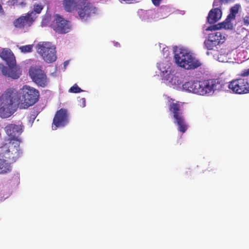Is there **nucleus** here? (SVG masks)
<instances>
[{
	"label": "nucleus",
	"mask_w": 249,
	"mask_h": 249,
	"mask_svg": "<svg viewBox=\"0 0 249 249\" xmlns=\"http://www.w3.org/2000/svg\"><path fill=\"white\" fill-rule=\"evenodd\" d=\"M23 127L22 124H10L4 128L6 133L10 138L7 142L0 148V154L12 162H15L22 153L19 149L20 141L18 137L23 132Z\"/></svg>",
	"instance_id": "f257e3e1"
},
{
	"label": "nucleus",
	"mask_w": 249,
	"mask_h": 249,
	"mask_svg": "<svg viewBox=\"0 0 249 249\" xmlns=\"http://www.w3.org/2000/svg\"><path fill=\"white\" fill-rule=\"evenodd\" d=\"M18 92L12 89H7L0 95V117L7 118L12 116L17 109Z\"/></svg>",
	"instance_id": "f03ea898"
},
{
	"label": "nucleus",
	"mask_w": 249,
	"mask_h": 249,
	"mask_svg": "<svg viewBox=\"0 0 249 249\" xmlns=\"http://www.w3.org/2000/svg\"><path fill=\"white\" fill-rule=\"evenodd\" d=\"M63 5L68 12L75 9L80 18L87 20L96 13L97 9L88 0H64Z\"/></svg>",
	"instance_id": "7ed1b4c3"
},
{
	"label": "nucleus",
	"mask_w": 249,
	"mask_h": 249,
	"mask_svg": "<svg viewBox=\"0 0 249 249\" xmlns=\"http://www.w3.org/2000/svg\"><path fill=\"white\" fill-rule=\"evenodd\" d=\"M216 80L209 79L203 81H191L182 85L184 90L200 95H208L215 89Z\"/></svg>",
	"instance_id": "20e7f679"
},
{
	"label": "nucleus",
	"mask_w": 249,
	"mask_h": 249,
	"mask_svg": "<svg viewBox=\"0 0 249 249\" xmlns=\"http://www.w3.org/2000/svg\"><path fill=\"white\" fill-rule=\"evenodd\" d=\"M39 91L29 86H23L18 93V107L20 109H26L35 105L39 98Z\"/></svg>",
	"instance_id": "39448f33"
},
{
	"label": "nucleus",
	"mask_w": 249,
	"mask_h": 249,
	"mask_svg": "<svg viewBox=\"0 0 249 249\" xmlns=\"http://www.w3.org/2000/svg\"><path fill=\"white\" fill-rule=\"evenodd\" d=\"M175 62L180 67L187 70L197 69L202 65L200 61L193 53L185 49H180L175 54Z\"/></svg>",
	"instance_id": "423d86ee"
},
{
	"label": "nucleus",
	"mask_w": 249,
	"mask_h": 249,
	"mask_svg": "<svg viewBox=\"0 0 249 249\" xmlns=\"http://www.w3.org/2000/svg\"><path fill=\"white\" fill-rule=\"evenodd\" d=\"M181 106L179 102H172L169 105V109L173 113L174 123L177 125L178 131L181 133H184L188 129V125L183 115Z\"/></svg>",
	"instance_id": "0eeeda50"
},
{
	"label": "nucleus",
	"mask_w": 249,
	"mask_h": 249,
	"mask_svg": "<svg viewBox=\"0 0 249 249\" xmlns=\"http://www.w3.org/2000/svg\"><path fill=\"white\" fill-rule=\"evenodd\" d=\"M36 51L47 63H52L56 59V48L49 42H40L36 45Z\"/></svg>",
	"instance_id": "6e6552de"
},
{
	"label": "nucleus",
	"mask_w": 249,
	"mask_h": 249,
	"mask_svg": "<svg viewBox=\"0 0 249 249\" xmlns=\"http://www.w3.org/2000/svg\"><path fill=\"white\" fill-rule=\"evenodd\" d=\"M229 89L233 92L238 94L249 93V79L239 78L229 82Z\"/></svg>",
	"instance_id": "1a4fd4ad"
},
{
	"label": "nucleus",
	"mask_w": 249,
	"mask_h": 249,
	"mask_svg": "<svg viewBox=\"0 0 249 249\" xmlns=\"http://www.w3.org/2000/svg\"><path fill=\"white\" fill-rule=\"evenodd\" d=\"M29 75L33 81L38 86L44 88L48 84V79L45 72L36 67H31L29 71Z\"/></svg>",
	"instance_id": "9d476101"
},
{
	"label": "nucleus",
	"mask_w": 249,
	"mask_h": 249,
	"mask_svg": "<svg viewBox=\"0 0 249 249\" xmlns=\"http://www.w3.org/2000/svg\"><path fill=\"white\" fill-rule=\"evenodd\" d=\"M51 26L55 32L60 34L69 32L71 27L70 22L58 14L54 16Z\"/></svg>",
	"instance_id": "9b49d317"
},
{
	"label": "nucleus",
	"mask_w": 249,
	"mask_h": 249,
	"mask_svg": "<svg viewBox=\"0 0 249 249\" xmlns=\"http://www.w3.org/2000/svg\"><path fill=\"white\" fill-rule=\"evenodd\" d=\"M69 117L67 109L61 108L57 110L53 119L52 129L56 130L58 127L65 126L69 123Z\"/></svg>",
	"instance_id": "f8f14e48"
},
{
	"label": "nucleus",
	"mask_w": 249,
	"mask_h": 249,
	"mask_svg": "<svg viewBox=\"0 0 249 249\" xmlns=\"http://www.w3.org/2000/svg\"><path fill=\"white\" fill-rule=\"evenodd\" d=\"M170 8L167 6H162L157 10L150 9L145 11V15L148 19H160L167 17L171 13Z\"/></svg>",
	"instance_id": "ddd939ff"
},
{
	"label": "nucleus",
	"mask_w": 249,
	"mask_h": 249,
	"mask_svg": "<svg viewBox=\"0 0 249 249\" xmlns=\"http://www.w3.org/2000/svg\"><path fill=\"white\" fill-rule=\"evenodd\" d=\"M0 70L4 75L14 79L18 78L21 74L20 69L16 63L13 65H8V67L2 65L0 67Z\"/></svg>",
	"instance_id": "4468645a"
},
{
	"label": "nucleus",
	"mask_w": 249,
	"mask_h": 249,
	"mask_svg": "<svg viewBox=\"0 0 249 249\" xmlns=\"http://www.w3.org/2000/svg\"><path fill=\"white\" fill-rule=\"evenodd\" d=\"M34 12L28 13L24 16H20L14 21V26L18 28L30 27L35 21V18L33 17Z\"/></svg>",
	"instance_id": "2eb2a0df"
},
{
	"label": "nucleus",
	"mask_w": 249,
	"mask_h": 249,
	"mask_svg": "<svg viewBox=\"0 0 249 249\" xmlns=\"http://www.w3.org/2000/svg\"><path fill=\"white\" fill-rule=\"evenodd\" d=\"M1 58L6 62L8 65H13L16 63L14 53L9 49H3L0 54Z\"/></svg>",
	"instance_id": "dca6fc26"
},
{
	"label": "nucleus",
	"mask_w": 249,
	"mask_h": 249,
	"mask_svg": "<svg viewBox=\"0 0 249 249\" xmlns=\"http://www.w3.org/2000/svg\"><path fill=\"white\" fill-rule=\"evenodd\" d=\"M222 11L218 8H215L211 10L207 18L208 22L210 24H213L218 21L222 17Z\"/></svg>",
	"instance_id": "f3484780"
},
{
	"label": "nucleus",
	"mask_w": 249,
	"mask_h": 249,
	"mask_svg": "<svg viewBox=\"0 0 249 249\" xmlns=\"http://www.w3.org/2000/svg\"><path fill=\"white\" fill-rule=\"evenodd\" d=\"M12 169L11 164L5 159L0 158V174H5L10 173Z\"/></svg>",
	"instance_id": "a211bd4d"
},
{
	"label": "nucleus",
	"mask_w": 249,
	"mask_h": 249,
	"mask_svg": "<svg viewBox=\"0 0 249 249\" xmlns=\"http://www.w3.org/2000/svg\"><path fill=\"white\" fill-rule=\"evenodd\" d=\"M209 37L210 38L215 44L219 45L223 43L225 40V36L223 34L220 32H216L209 35Z\"/></svg>",
	"instance_id": "6ab92c4d"
},
{
	"label": "nucleus",
	"mask_w": 249,
	"mask_h": 249,
	"mask_svg": "<svg viewBox=\"0 0 249 249\" xmlns=\"http://www.w3.org/2000/svg\"><path fill=\"white\" fill-rule=\"evenodd\" d=\"M171 64L168 61L161 62L158 64L159 70L163 73V76L170 72L172 71L171 68Z\"/></svg>",
	"instance_id": "aec40b11"
},
{
	"label": "nucleus",
	"mask_w": 249,
	"mask_h": 249,
	"mask_svg": "<svg viewBox=\"0 0 249 249\" xmlns=\"http://www.w3.org/2000/svg\"><path fill=\"white\" fill-rule=\"evenodd\" d=\"M176 74L175 71L172 70L170 71V72L164 76V78L166 80L169 81L172 84L178 85L179 84V81L178 76Z\"/></svg>",
	"instance_id": "412c9836"
},
{
	"label": "nucleus",
	"mask_w": 249,
	"mask_h": 249,
	"mask_svg": "<svg viewBox=\"0 0 249 249\" xmlns=\"http://www.w3.org/2000/svg\"><path fill=\"white\" fill-rule=\"evenodd\" d=\"M233 20L227 16L226 19L223 22L217 24L216 26L219 27V29L223 28L227 30H232L233 26L231 21Z\"/></svg>",
	"instance_id": "4be33fe9"
},
{
	"label": "nucleus",
	"mask_w": 249,
	"mask_h": 249,
	"mask_svg": "<svg viewBox=\"0 0 249 249\" xmlns=\"http://www.w3.org/2000/svg\"><path fill=\"white\" fill-rule=\"evenodd\" d=\"M240 8L241 5L239 4H235L234 6L231 7L230 9V13L228 16L234 20Z\"/></svg>",
	"instance_id": "5701e85b"
},
{
	"label": "nucleus",
	"mask_w": 249,
	"mask_h": 249,
	"mask_svg": "<svg viewBox=\"0 0 249 249\" xmlns=\"http://www.w3.org/2000/svg\"><path fill=\"white\" fill-rule=\"evenodd\" d=\"M204 45L207 49L212 50L213 49L214 47H216L218 45L215 44L214 42L209 37L208 39L204 41Z\"/></svg>",
	"instance_id": "b1692460"
},
{
	"label": "nucleus",
	"mask_w": 249,
	"mask_h": 249,
	"mask_svg": "<svg viewBox=\"0 0 249 249\" xmlns=\"http://www.w3.org/2000/svg\"><path fill=\"white\" fill-rule=\"evenodd\" d=\"M33 45H27L21 46L19 48L22 53H28L32 52L33 51Z\"/></svg>",
	"instance_id": "393cba45"
},
{
	"label": "nucleus",
	"mask_w": 249,
	"mask_h": 249,
	"mask_svg": "<svg viewBox=\"0 0 249 249\" xmlns=\"http://www.w3.org/2000/svg\"><path fill=\"white\" fill-rule=\"evenodd\" d=\"M83 90L81 89L76 84H75L72 87H71L69 90V91L71 93H79L80 92L83 91Z\"/></svg>",
	"instance_id": "a878e982"
},
{
	"label": "nucleus",
	"mask_w": 249,
	"mask_h": 249,
	"mask_svg": "<svg viewBox=\"0 0 249 249\" xmlns=\"http://www.w3.org/2000/svg\"><path fill=\"white\" fill-rule=\"evenodd\" d=\"M43 8V6L41 4H35L34 5V12H36L37 14H39L41 13V11ZM33 15H35L34 13Z\"/></svg>",
	"instance_id": "bb28decb"
},
{
	"label": "nucleus",
	"mask_w": 249,
	"mask_h": 249,
	"mask_svg": "<svg viewBox=\"0 0 249 249\" xmlns=\"http://www.w3.org/2000/svg\"><path fill=\"white\" fill-rule=\"evenodd\" d=\"M216 30H219V27L216 26V24L209 26L206 29V31H213Z\"/></svg>",
	"instance_id": "cd10ccee"
},
{
	"label": "nucleus",
	"mask_w": 249,
	"mask_h": 249,
	"mask_svg": "<svg viewBox=\"0 0 249 249\" xmlns=\"http://www.w3.org/2000/svg\"><path fill=\"white\" fill-rule=\"evenodd\" d=\"M240 75L241 76H243V77H246V76H249V68L241 72Z\"/></svg>",
	"instance_id": "c85d7f7f"
},
{
	"label": "nucleus",
	"mask_w": 249,
	"mask_h": 249,
	"mask_svg": "<svg viewBox=\"0 0 249 249\" xmlns=\"http://www.w3.org/2000/svg\"><path fill=\"white\" fill-rule=\"evenodd\" d=\"M243 23L244 25H249V16H246L243 18Z\"/></svg>",
	"instance_id": "c756f323"
},
{
	"label": "nucleus",
	"mask_w": 249,
	"mask_h": 249,
	"mask_svg": "<svg viewBox=\"0 0 249 249\" xmlns=\"http://www.w3.org/2000/svg\"><path fill=\"white\" fill-rule=\"evenodd\" d=\"M152 1L154 5L159 6L161 1V0H152Z\"/></svg>",
	"instance_id": "7c9ffc66"
},
{
	"label": "nucleus",
	"mask_w": 249,
	"mask_h": 249,
	"mask_svg": "<svg viewBox=\"0 0 249 249\" xmlns=\"http://www.w3.org/2000/svg\"><path fill=\"white\" fill-rule=\"evenodd\" d=\"M220 4H221L220 3L219 0H214L213 5V6L214 7V6H218L220 5Z\"/></svg>",
	"instance_id": "2f4dec72"
},
{
	"label": "nucleus",
	"mask_w": 249,
	"mask_h": 249,
	"mask_svg": "<svg viewBox=\"0 0 249 249\" xmlns=\"http://www.w3.org/2000/svg\"><path fill=\"white\" fill-rule=\"evenodd\" d=\"M79 101L82 103L81 106H82V107H85L86 106V100L85 98H81Z\"/></svg>",
	"instance_id": "473e14b6"
},
{
	"label": "nucleus",
	"mask_w": 249,
	"mask_h": 249,
	"mask_svg": "<svg viewBox=\"0 0 249 249\" xmlns=\"http://www.w3.org/2000/svg\"><path fill=\"white\" fill-rule=\"evenodd\" d=\"M234 0H219L220 3L222 4L223 3L226 4L230 2L231 1H233Z\"/></svg>",
	"instance_id": "72a5a7b5"
},
{
	"label": "nucleus",
	"mask_w": 249,
	"mask_h": 249,
	"mask_svg": "<svg viewBox=\"0 0 249 249\" xmlns=\"http://www.w3.org/2000/svg\"><path fill=\"white\" fill-rule=\"evenodd\" d=\"M8 2L10 5H14L18 2V0H9Z\"/></svg>",
	"instance_id": "f704fd0d"
},
{
	"label": "nucleus",
	"mask_w": 249,
	"mask_h": 249,
	"mask_svg": "<svg viewBox=\"0 0 249 249\" xmlns=\"http://www.w3.org/2000/svg\"><path fill=\"white\" fill-rule=\"evenodd\" d=\"M21 6H24L26 5V3L25 2H21L19 4Z\"/></svg>",
	"instance_id": "c9c22d12"
},
{
	"label": "nucleus",
	"mask_w": 249,
	"mask_h": 249,
	"mask_svg": "<svg viewBox=\"0 0 249 249\" xmlns=\"http://www.w3.org/2000/svg\"><path fill=\"white\" fill-rule=\"evenodd\" d=\"M0 13H3V9H2V6L1 5V4H0Z\"/></svg>",
	"instance_id": "e433bc0d"
},
{
	"label": "nucleus",
	"mask_w": 249,
	"mask_h": 249,
	"mask_svg": "<svg viewBox=\"0 0 249 249\" xmlns=\"http://www.w3.org/2000/svg\"><path fill=\"white\" fill-rule=\"evenodd\" d=\"M170 101H174V100H173V99H170L169 100V102H170Z\"/></svg>",
	"instance_id": "4c0bfd02"
},
{
	"label": "nucleus",
	"mask_w": 249,
	"mask_h": 249,
	"mask_svg": "<svg viewBox=\"0 0 249 249\" xmlns=\"http://www.w3.org/2000/svg\"><path fill=\"white\" fill-rule=\"evenodd\" d=\"M207 54L208 55H209V52H207Z\"/></svg>",
	"instance_id": "58836bf2"
}]
</instances>
